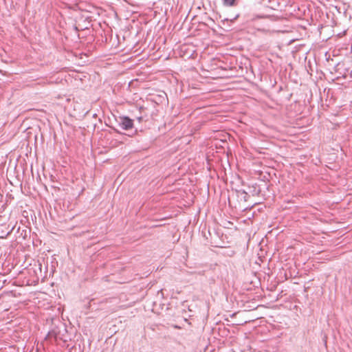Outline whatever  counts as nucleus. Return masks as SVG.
Masks as SVG:
<instances>
[{
	"label": "nucleus",
	"mask_w": 352,
	"mask_h": 352,
	"mask_svg": "<svg viewBox=\"0 0 352 352\" xmlns=\"http://www.w3.org/2000/svg\"><path fill=\"white\" fill-rule=\"evenodd\" d=\"M142 120V117L138 118V120L140 122Z\"/></svg>",
	"instance_id": "nucleus-3"
},
{
	"label": "nucleus",
	"mask_w": 352,
	"mask_h": 352,
	"mask_svg": "<svg viewBox=\"0 0 352 352\" xmlns=\"http://www.w3.org/2000/svg\"><path fill=\"white\" fill-rule=\"evenodd\" d=\"M236 0H223V5L226 6H234Z\"/></svg>",
	"instance_id": "nucleus-2"
},
{
	"label": "nucleus",
	"mask_w": 352,
	"mask_h": 352,
	"mask_svg": "<svg viewBox=\"0 0 352 352\" xmlns=\"http://www.w3.org/2000/svg\"><path fill=\"white\" fill-rule=\"evenodd\" d=\"M118 124L123 130L128 131L133 129V120L127 116L119 118Z\"/></svg>",
	"instance_id": "nucleus-1"
}]
</instances>
